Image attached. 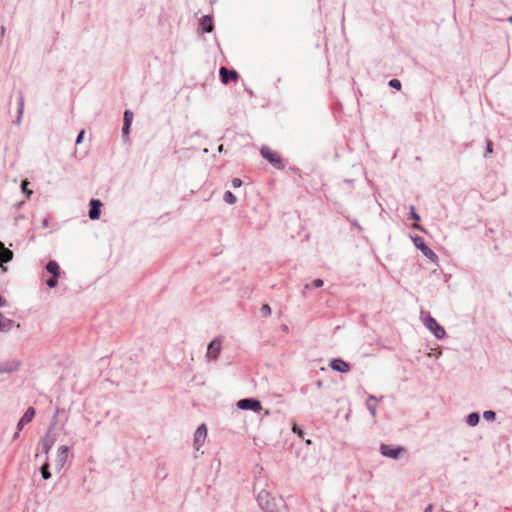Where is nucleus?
Segmentation results:
<instances>
[{"instance_id": "obj_32", "label": "nucleus", "mask_w": 512, "mask_h": 512, "mask_svg": "<svg viewBox=\"0 0 512 512\" xmlns=\"http://www.w3.org/2000/svg\"><path fill=\"white\" fill-rule=\"evenodd\" d=\"M130 127L131 126H124L123 125V128H122V136H123V138H128L129 132H130Z\"/></svg>"}, {"instance_id": "obj_6", "label": "nucleus", "mask_w": 512, "mask_h": 512, "mask_svg": "<svg viewBox=\"0 0 512 512\" xmlns=\"http://www.w3.org/2000/svg\"><path fill=\"white\" fill-rule=\"evenodd\" d=\"M237 407L241 410H251L254 412L262 409L261 402L255 398H244L237 402Z\"/></svg>"}, {"instance_id": "obj_4", "label": "nucleus", "mask_w": 512, "mask_h": 512, "mask_svg": "<svg viewBox=\"0 0 512 512\" xmlns=\"http://www.w3.org/2000/svg\"><path fill=\"white\" fill-rule=\"evenodd\" d=\"M222 349V340L220 337L213 339L207 347L206 358L209 361L216 360Z\"/></svg>"}, {"instance_id": "obj_21", "label": "nucleus", "mask_w": 512, "mask_h": 512, "mask_svg": "<svg viewBox=\"0 0 512 512\" xmlns=\"http://www.w3.org/2000/svg\"><path fill=\"white\" fill-rule=\"evenodd\" d=\"M41 476L44 480H48L51 478V473L49 471V463L48 457H45L44 463L40 468Z\"/></svg>"}, {"instance_id": "obj_1", "label": "nucleus", "mask_w": 512, "mask_h": 512, "mask_svg": "<svg viewBox=\"0 0 512 512\" xmlns=\"http://www.w3.org/2000/svg\"><path fill=\"white\" fill-rule=\"evenodd\" d=\"M257 501L265 512H287L285 501L282 497H272L266 490H261L257 495Z\"/></svg>"}, {"instance_id": "obj_36", "label": "nucleus", "mask_w": 512, "mask_h": 512, "mask_svg": "<svg viewBox=\"0 0 512 512\" xmlns=\"http://www.w3.org/2000/svg\"><path fill=\"white\" fill-rule=\"evenodd\" d=\"M486 152L487 153H492L493 152L492 142L490 140L487 141Z\"/></svg>"}, {"instance_id": "obj_39", "label": "nucleus", "mask_w": 512, "mask_h": 512, "mask_svg": "<svg viewBox=\"0 0 512 512\" xmlns=\"http://www.w3.org/2000/svg\"><path fill=\"white\" fill-rule=\"evenodd\" d=\"M432 510H433V505H432V504H429V505L424 509V511H423V512H432Z\"/></svg>"}, {"instance_id": "obj_26", "label": "nucleus", "mask_w": 512, "mask_h": 512, "mask_svg": "<svg viewBox=\"0 0 512 512\" xmlns=\"http://www.w3.org/2000/svg\"><path fill=\"white\" fill-rule=\"evenodd\" d=\"M260 313L264 317H268L271 314V307L268 304H263L260 308Z\"/></svg>"}, {"instance_id": "obj_17", "label": "nucleus", "mask_w": 512, "mask_h": 512, "mask_svg": "<svg viewBox=\"0 0 512 512\" xmlns=\"http://www.w3.org/2000/svg\"><path fill=\"white\" fill-rule=\"evenodd\" d=\"M200 27L203 32L210 33L213 30V20L209 15H205L202 17L200 22Z\"/></svg>"}, {"instance_id": "obj_13", "label": "nucleus", "mask_w": 512, "mask_h": 512, "mask_svg": "<svg viewBox=\"0 0 512 512\" xmlns=\"http://www.w3.org/2000/svg\"><path fill=\"white\" fill-rule=\"evenodd\" d=\"M101 206H102V203L98 199H92L90 201V209H89L88 215L91 220L99 219L100 214H101Z\"/></svg>"}, {"instance_id": "obj_42", "label": "nucleus", "mask_w": 512, "mask_h": 512, "mask_svg": "<svg viewBox=\"0 0 512 512\" xmlns=\"http://www.w3.org/2000/svg\"><path fill=\"white\" fill-rule=\"evenodd\" d=\"M293 431L297 432L300 436H302V431L300 429H298V427L296 425H294Z\"/></svg>"}, {"instance_id": "obj_2", "label": "nucleus", "mask_w": 512, "mask_h": 512, "mask_svg": "<svg viewBox=\"0 0 512 512\" xmlns=\"http://www.w3.org/2000/svg\"><path fill=\"white\" fill-rule=\"evenodd\" d=\"M59 414V409L56 410L53 420L49 425L48 431L46 434L41 438L39 441L38 449L41 450L42 453H44L45 457H48L49 451L53 447V445L56 442V434L54 433L55 425H56V419Z\"/></svg>"}, {"instance_id": "obj_10", "label": "nucleus", "mask_w": 512, "mask_h": 512, "mask_svg": "<svg viewBox=\"0 0 512 512\" xmlns=\"http://www.w3.org/2000/svg\"><path fill=\"white\" fill-rule=\"evenodd\" d=\"M403 447H392L390 445L381 444L380 446V452L383 456L389 457L392 459H397L400 455V453L403 451Z\"/></svg>"}, {"instance_id": "obj_23", "label": "nucleus", "mask_w": 512, "mask_h": 512, "mask_svg": "<svg viewBox=\"0 0 512 512\" xmlns=\"http://www.w3.org/2000/svg\"><path fill=\"white\" fill-rule=\"evenodd\" d=\"M224 201L227 204L233 205L236 203L237 198L231 191H226L223 196Z\"/></svg>"}, {"instance_id": "obj_44", "label": "nucleus", "mask_w": 512, "mask_h": 512, "mask_svg": "<svg viewBox=\"0 0 512 512\" xmlns=\"http://www.w3.org/2000/svg\"><path fill=\"white\" fill-rule=\"evenodd\" d=\"M311 287H312V283H311V284H306V285L304 286V289H305V290H307V289H310Z\"/></svg>"}, {"instance_id": "obj_31", "label": "nucleus", "mask_w": 512, "mask_h": 512, "mask_svg": "<svg viewBox=\"0 0 512 512\" xmlns=\"http://www.w3.org/2000/svg\"><path fill=\"white\" fill-rule=\"evenodd\" d=\"M231 184L233 188H239L242 185V180L240 178H233Z\"/></svg>"}, {"instance_id": "obj_12", "label": "nucleus", "mask_w": 512, "mask_h": 512, "mask_svg": "<svg viewBox=\"0 0 512 512\" xmlns=\"http://www.w3.org/2000/svg\"><path fill=\"white\" fill-rule=\"evenodd\" d=\"M220 79L222 83L228 84L231 80L238 79V73L235 70H229L226 67H221L219 70Z\"/></svg>"}, {"instance_id": "obj_40", "label": "nucleus", "mask_w": 512, "mask_h": 512, "mask_svg": "<svg viewBox=\"0 0 512 512\" xmlns=\"http://www.w3.org/2000/svg\"><path fill=\"white\" fill-rule=\"evenodd\" d=\"M5 305H6V300L2 296H0V307H3Z\"/></svg>"}, {"instance_id": "obj_15", "label": "nucleus", "mask_w": 512, "mask_h": 512, "mask_svg": "<svg viewBox=\"0 0 512 512\" xmlns=\"http://www.w3.org/2000/svg\"><path fill=\"white\" fill-rule=\"evenodd\" d=\"M13 252L6 248L4 243L0 241V266L4 263H8L13 259Z\"/></svg>"}, {"instance_id": "obj_14", "label": "nucleus", "mask_w": 512, "mask_h": 512, "mask_svg": "<svg viewBox=\"0 0 512 512\" xmlns=\"http://www.w3.org/2000/svg\"><path fill=\"white\" fill-rule=\"evenodd\" d=\"M35 409L33 407H29L27 408V410L25 411L24 415L21 417V419L19 420L18 424H17V428L18 430H22L23 427L28 424L29 422H31L35 416Z\"/></svg>"}, {"instance_id": "obj_29", "label": "nucleus", "mask_w": 512, "mask_h": 512, "mask_svg": "<svg viewBox=\"0 0 512 512\" xmlns=\"http://www.w3.org/2000/svg\"><path fill=\"white\" fill-rule=\"evenodd\" d=\"M389 86L393 89L400 90L401 89V82L398 79H391L389 81Z\"/></svg>"}, {"instance_id": "obj_33", "label": "nucleus", "mask_w": 512, "mask_h": 512, "mask_svg": "<svg viewBox=\"0 0 512 512\" xmlns=\"http://www.w3.org/2000/svg\"><path fill=\"white\" fill-rule=\"evenodd\" d=\"M323 280L321 279H315L313 282H312V287L314 288H320L323 286Z\"/></svg>"}, {"instance_id": "obj_27", "label": "nucleus", "mask_w": 512, "mask_h": 512, "mask_svg": "<svg viewBox=\"0 0 512 512\" xmlns=\"http://www.w3.org/2000/svg\"><path fill=\"white\" fill-rule=\"evenodd\" d=\"M46 284L49 288H54L58 284V277L52 276L51 278L47 279Z\"/></svg>"}, {"instance_id": "obj_18", "label": "nucleus", "mask_w": 512, "mask_h": 512, "mask_svg": "<svg viewBox=\"0 0 512 512\" xmlns=\"http://www.w3.org/2000/svg\"><path fill=\"white\" fill-rule=\"evenodd\" d=\"M14 326V321L6 318L0 313V331L1 332H8L12 329Z\"/></svg>"}, {"instance_id": "obj_11", "label": "nucleus", "mask_w": 512, "mask_h": 512, "mask_svg": "<svg viewBox=\"0 0 512 512\" xmlns=\"http://www.w3.org/2000/svg\"><path fill=\"white\" fill-rule=\"evenodd\" d=\"M21 366V362L17 359L8 360L0 363V374L12 373L17 371Z\"/></svg>"}, {"instance_id": "obj_3", "label": "nucleus", "mask_w": 512, "mask_h": 512, "mask_svg": "<svg viewBox=\"0 0 512 512\" xmlns=\"http://www.w3.org/2000/svg\"><path fill=\"white\" fill-rule=\"evenodd\" d=\"M423 324L437 339H442L445 337V329L440 324H438V322L432 316H425L423 319Z\"/></svg>"}, {"instance_id": "obj_45", "label": "nucleus", "mask_w": 512, "mask_h": 512, "mask_svg": "<svg viewBox=\"0 0 512 512\" xmlns=\"http://www.w3.org/2000/svg\"><path fill=\"white\" fill-rule=\"evenodd\" d=\"M282 330H283L284 332H287V331H288V326H287V325H283V326H282Z\"/></svg>"}, {"instance_id": "obj_9", "label": "nucleus", "mask_w": 512, "mask_h": 512, "mask_svg": "<svg viewBox=\"0 0 512 512\" xmlns=\"http://www.w3.org/2000/svg\"><path fill=\"white\" fill-rule=\"evenodd\" d=\"M207 436V427L205 424H201L194 434V447L198 451L204 444Z\"/></svg>"}, {"instance_id": "obj_30", "label": "nucleus", "mask_w": 512, "mask_h": 512, "mask_svg": "<svg viewBox=\"0 0 512 512\" xmlns=\"http://www.w3.org/2000/svg\"><path fill=\"white\" fill-rule=\"evenodd\" d=\"M410 217L415 221L420 220V216L416 213L414 206L410 207Z\"/></svg>"}, {"instance_id": "obj_35", "label": "nucleus", "mask_w": 512, "mask_h": 512, "mask_svg": "<svg viewBox=\"0 0 512 512\" xmlns=\"http://www.w3.org/2000/svg\"><path fill=\"white\" fill-rule=\"evenodd\" d=\"M17 104H18V107L24 108V96L22 93H20L18 96Z\"/></svg>"}, {"instance_id": "obj_7", "label": "nucleus", "mask_w": 512, "mask_h": 512, "mask_svg": "<svg viewBox=\"0 0 512 512\" xmlns=\"http://www.w3.org/2000/svg\"><path fill=\"white\" fill-rule=\"evenodd\" d=\"M261 155L263 158H265L267 161H269L273 166L277 168H283V164L281 161V158L278 156L277 153L271 151L268 147H262L261 148Z\"/></svg>"}, {"instance_id": "obj_5", "label": "nucleus", "mask_w": 512, "mask_h": 512, "mask_svg": "<svg viewBox=\"0 0 512 512\" xmlns=\"http://www.w3.org/2000/svg\"><path fill=\"white\" fill-rule=\"evenodd\" d=\"M413 242H414L415 246L429 260H431L432 262H436L438 260V256L436 255V253L425 244L424 240L421 237H419V236L414 237Z\"/></svg>"}, {"instance_id": "obj_48", "label": "nucleus", "mask_w": 512, "mask_h": 512, "mask_svg": "<svg viewBox=\"0 0 512 512\" xmlns=\"http://www.w3.org/2000/svg\"><path fill=\"white\" fill-rule=\"evenodd\" d=\"M508 21L512 24V16L508 18Z\"/></svg>"}, {"instance_id": "obj_25", "label": "nucleus", "mask_w": 512, "mask_h": 512, "mask_svg": "<svg viewBox=\"0 0 512 512\" xmlns=\"http://www.w3.org/2000/svg\"><path fill=\"white\" fill-rule=\"evenodd\" d=\"M133 116H134L133 112L130 110H126L124 112V121H123L124 126H131L132 121H133Z\"/></svg>"}, {"instance_id": "obj_28", "label": "nucleus", "mask_w": 512, "mask_h": 512, "mask_svg": "<svg viewBox=\"0 0 512 512\" xmlns=\"http://www.w3.org/2000/svg\"><path fill=\"white\" fill-rule=\"evenodd\" d=\"M483 417L485 420H488V421H492L495 419L496 417V414L494 411H491V410H487L483 413Z\"/></svg>"}, {"instance_id": "obj_19", "label": "nucleus", "mask_w": 512, "mask_h": 512, "mask_svg": "<svg viewBox=\"0 0 512 512\" xmlns=\"http://www.w3.org/2000/svg\"><path fill=\"white\" fill-rule=\"evenodd\" d=\"M378 399L373 396V395H370L366 401V406H367V409L369 410L370 414L372 415V417H376L377 415V410H376V403H377Z\"/></svg>"}, {"instance_id": "obj_46", "label": "nucleus", "mask_w": 512, "mask_h": 512, "mask_svg": "<svg viewBox=\"0 0 512 512\" xmlns=\"http://www.w3.org/2000/svg\"><path fill=\"white\" fill-rule=\"evenodd\" d=\"M354 225H355L359 230H361V229H362V227H361L357 222H355V223H354Z\"/></svg>"}, {"instance_id": "obj_34", "label": "nucleus", "mask_w": 512, "mask_h": 512, "mask_svg": "<svg viewBox=\"0 0 512 512\" xmlns=\"http://www.w3.org/2000/svg\"><path fill=\"white\" fill-rule=\"evenodd\" d=\"M84 134H85V131L81 130L79 132V134L77 135V138H76V141H75L77 145L80 144L83 141Z\"/></svg>"}, {"instance_id": "obj_8", "label": "nucleus", "mask_w": 512, "mask_h": 512, "mask_svg": "<svg viewBox=\"0 0 512 512\" xmlns=\"http://www.w3.org/2000/svg\"><path fill=\"white\" fill-rule=\"evenodd\" d=\"M69 447L61 445L56 454V467L60 471L66 464L68 459Z\"/></svg>"}, {"instance_id": "obj_16", "label": "nucleus", "mask_w": 512, "mask_h": 512, "mask_svg": "<svg viewBox=\"0 0 512 512\" xmlns=\"http://www.w3.org/2000/svg\"><path fill=\"white\" fill-rule=\"evenodd\" d=\"M330 367L338 372L346 373L349 371V364L343 361L342 359H333L330 363Z\"/></svg>"}, {"instance_id": "obj_47", "label": "nucleus", "mask_w": 512, "mask_h": 512, "mask_svg": "<svg viewBox=\"0 0 512 512\" xmlns=\"http://www.w3.org/2000/svg\"><path fill=\"white\" fill-rule=\"evenodd\" d=\"M222 150H223V145H220V146L218 147V151H219V152H222Z\"/></svg>"}, {"instance_id": "obj_24", "label": "nucleus", "mask_w": 512, "mask_h": 512, "mask_svg": "<svg viewBox=\"0 0 512 512\" xmlns=\"http://www.w3.org/2000/svg\"><path fill=\"white\" fill-rule=\"evenodd\" d=\"M29 181L27 179L21 182V190L26 195L27 198H30L33 194V191L28 189Z\"/></svg>"}, {"instance_id": "obj_38", "label": "nucleus", "mask_w": 512, "mask_h": 512, "mask_svg": "<svg viewBox=\"0 0 512 512\" xmlns=\"http://www.w3.org/2000/svg\"><path fill=\"white\" fill-rule=\"evenodd\" d=\"M23 113H24V108H22V107H18V109H17V115H18V116H20V117H22V116H23Z\"/></svg>"}, {"instance_id": "obj_37", "label": "nucleus", "mask_w": 512, "mask_h": 512, "mask_svg": "<svg viewBox=\"0 0 512 512\" xmlns=\"http://www.w3.org/2000/svg\"><path fill=\"white\" fill-rule=\"evenodd\" d=\"M14 122H15V124H16L17 126H20V125H21V122H22V117H20V116H18V115H17V117H16V119H15V121H14Z\"/></svg>"}, {"instance_id": "obj_20", "label": "nucleus", "mask_w": 512, "mask_h": 512, "mask_svg": "<svg viewBox=\"0 0 512 512\" xmlns=\"http://www.w3.org/2000/svg\"><path fill=\"white\" fill-rule=\"evenodd\" d=\"M46 270L48 273L52 274L55 277H59L60 275V267L58 263L54 260H50L46 265Z\"/></svg>"}, {"instance_id": "obj_22", "label": "nucleus", "mask_w": 512, "mask_h": 512, "mask_svg": "<svg viewBox=\"0 0 512 512\" xmlns=\"http://www.w3.org/2000/svg\"><path fill=\"white\" fill-rule=\"evenodd\" d=\"M480 421V416L477 412H472L467 416V424L470 426H476Z\"/></svg>"}, {"instance_id": "obj_41", "label": "nucleus", "mask_w": 512, "mask_h": 512, "mask_svg": "<svg viewBox=\"0 0 512 512\" xmlns=\"http://www.w3.org/2000/svg\"><path fill=\"white\" fill-rule=\"evenodd\" d=\"M293 431L297 432L300 436H302V431L300 429H298V427L296 425H294Z\"/></svg>"}, {"instance_id": "obj_43", "label": "nucleus", "mask_w": 512, "mask_h": 512, "mask_svg": "<svg viewBox=\"0 0 512 512\" xmlns=\"http://www.w3.org/2000/svg\"><path fill=\"white\" fill-rule=\"evenodd\" d=\"M20 431H21V430H18V429H17V431L14 433V435H13V437H12V438H13V440L18 439V437H19V435H20Z\"/></svg>"}]
</instances>
